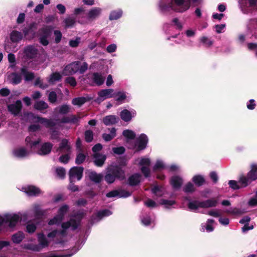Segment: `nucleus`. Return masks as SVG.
Masks as SVG:
<instances>
[{"label":"nucleus","instance_id":"nucleus-1","mask_svg":"<svg viewBox=\"0 0 257 257\" xmlns=\"http://www.w3.org/2000/svg\"><path fill=\"white\" fill-rule=\"evenodd\" d=\"M126 178L125 172L119 166L111 165L107 167L104 180L108 184L113 183L116 180L123 181Z\"/></svg>","mask_w":257,"mask_h":257},{"label":"nucleus","instance_id":"nucleus-2","mask_svg":"<svg viewBox=\"0 0 257 257\" xmlns=\"http://www.w3.org/2000/svg\"><path fill=\"white\" fill-rule=\"evenodd\" d=\"M159 7L162 13L169 12L170 9L176 13H184L186 9V7L180 8L177 5L174 0H160Z\"/></svg>","mask_w":257,"mask_h":257},{"label":"nucleus","instance_id":"nucleus-3","mask_svg":"<svg viewBox=\"0 0 257 257\" xmlns=\"http://www.w3.org/2000/svg\"><path fill=\"white\" fill-rule=\"evenodd\" d=\"M257 180V164H252L250 166V170L246 175H240V182L243 187H247L252 182Z\"/></svg>","mask_w":257,"mask_h":257},{"label":"nucleus","instance_id":"nucleus-4","mask_svg":"<svg viewBox=\"0 0 257 257\" xmlns=\"http://www.w3.org/2000/svg\"><path fill=\"white\" fill-rule=\"evenodd\" d=\"M70 184L69 189L73 192L78 190V186L75 183L80 180V167H73L69 170Z\"/></svg>","mask_w":257,"mask_h":257},{"label":"nucleus","instance_id":"nucleus-5","mask_svg":"<svg viewBox=\"0 0 257 257\" xmlns=\"http://www.w3.org/2000/svg\"><path fill=\"white\" fill-rule=\"evenodd\" d=\"M38 237L39 244H28L26 245L25 248L33 251H39L49 245V241L43 233L39 234Z\"/></svg>","mask_w":257,"mask_h":257},{"label":"nucleus","instance_id":"nucleus-6","mask_svg":"<svg viewBox=\"0 0 257 257\" xmlns=\"http://www.w3.org/2000/svg\"><path fill=\"white\" fill-rule=\"evenodd\" d=\"M25 117H26V119L27 121L32 122L41 123L45 125L47 127H50L53 125V122L51 120L40 117L38 116L35 115L32 113H28L26 116H25Z\"/></svg>","mask_w":257,"mask_h":257},{"label":"nucleus","instance_id":"nucleus-7","mask_svg":"<svg viewBox=\"0 0 257 257\" xmlns=\"http://www.w3.org/2000/svg\"><path fill=\"white\" fill-rule=\"evenodd\" d=\"M53 28L51 26H45L40 31V41L44 46L49 44L48 38L50 37Z\"/></svg>","mask_w":257,"mask_h":257},{"label":"nucleus","instance_id":"nucleus-8","mask_svg":"<svg viewBox=\"0 0 257 257\" xmlns=\"http://www.w3.org/2000/svg\"><path fill=\"white\" fill-rule=\"evenodd\" d=\"M80 216L76 215L71 218L69 221L63 223L62 224L63 230L61 233L63 234V232L67 229H70L72 230L76 229L80 224Z\"/></svg>","mask_w":257,"mask_h":257},{"label":"nucleus","instance_id":"nucleus-9","mask_svg":"<svg viewBox=\"0 0 257 257\" xmlns=\"http://www.w3.org/2000/svg\"><path fill=\"white\" fill-rule=\"evenodd\" d=\"M111 214V211L108 209L100 210L91 216L89 222L91 225H93L94 223L99 221L103 217L108 216Z\"/></svg>","mask_w":257,"mask_h":257},{"label":"nucleus","instance_id":"nucleus-10","mask_svg":"<svg viewBox=\"0 0 257 257\" xmlns=\"http://www.w3.org/2000/svg\"><path fill=\"white\" fill-rule=\"evenodd\" d=\"M68 209V206L66 205L61 206L59 210L58 215L50 220L49 224H56L61 222L63 219L64 215L67 212Z\"/></svg>","mask_w":257,"mask_h":257},{"label":"nucleus","instance_id":"nucleus-11","mask_svg":"<svg viewBox=\"0 0 257 257\" xmlns=\"http://www.w3.org/2000/svg\"><path fill=\"white\" fill-rule=\"evenodd\" d=\"M175 4L180 8L186 7L185 11H187L191 5L194 7L198 6L201 4L202 0H174Z\"/></svg>","mask_w":257,"mask_h":257},{"label":"nucleus","instance_id":"nucleus-12","mask_svg":"<svg viewBox=\"0 0 257 257\" xmlns=\"http://www.w3.org/2000/svg\"><path fill=\"white\" fill-rule=\"evenodd\" d=\"M131 195V193L123 189H119L112 190L106 194V197L107 198H126Z\"/></svg>","mask_w":257,"mask_h":257},{"label":"nucleus","instance_id":"nucleus-13","mask_svg":"<svg viewBox=\"0 0 257 257\" xmlns=\"http://www.w3.org/2000/svg\"><path fill=\"white\" fill-rule=\"evenodd\" d=\"M102 10L98 7L91 9L86 15L87 22L91 23L97 19L101 14Z\"/></svg>","mask_w":257,"mask_h":257},{"label":"nucleus","instance_id":"nucleus-14","mask_svg":"<svg viewBox=\"0 0 257 257\" xmlns=\"http://www.w3.org/2000/svg\"><path fill=\"white\" fill-rule=\"evenodd\" d=\"M114 90L111 88L102 89L98 92L99 98L97 100L100 99L103 101L107 98H112L115 96V93H113Z\"/></svg>","mask_w":257,"mask_h":257},{"label":"nucleus","instance_id":"nucleus-15","mask_svg":"<svg viewBox=\"0 0 257 257\" xmlns=\"http://www.w3.org/2000/svg\"><path fill=\"white\" fill-rule=\"evenodd\" d=\"M80 64L79 62H73L65 67L63 70V74L65 75L74 74L79 70Z\"/></svg>","mask_w":257,"mask_h":257},{"label":"nucleus","instance_id":"nucleus-16","mask_svg":"<svg viewBox=\"0 0 257 257\" xmlns=\"http://www.w3.org/2000/svg\"><path fill=\"white\" fill-rule=\"evenodd\" d=\"M53 146L50 143H45L39 146L36 152L41 156L48 155L51 152Z\"/></svg>","mask_w":257,"mask_h":257},{"label":"nucleus","instance_id":"nucleus-17","mask_svg":"<svg viewBox=\"0 0 257 257\" xmlns=\"http://www.w3.org/2000/svg\"><path fill=\"white\" fill-rule=\"evenodd\" d=\"M38 50L34 46H28L24 50V56L26 58L33 59L37 56Z\"/></svg>","mask_w":257,"mask_h":257},{"label":"nucleus","instance_id":"nucleus-18","mask_svg":"<svg viewBox=\"0 0 257 257\" xmlns=\"http://www.w3.org/2000/svg\"><path fill=\"white\" fill-rule=\"evenodd\" d=\"M22 190L28 196H37L41 193L39 188L34 186H28L23 187Z\"/></svg>","mask_w":257,"mask_h":257},{"label":"nucleus","instance_id":"nucleus-19","mask_svg":"<svg viewBox=\"0 0 257 257\" xmlns=\"http://www.w3.org/2000/svg\"><path fill=\"white\" fill-rule=\"evenodd\" d=\"M148 138L146 135L142 134L138 139L137 150L142 151L145 149L148 143Z\"/></svg>","mask_w":257,"mask_h":257},{"label":"nucleus","instance_id":"nucleus-20","mask_svg":"<svg viewBox=\"0 0 257 257\" xmlns=\"http://www.w3.org/2000/svg\"><path fill=\"white\" fill-rule=\"evenodd\" d=\"M120 119L118 116L115 115H109L103 118V123L105 125H113L117 123Z\"/></svg>","mask_w":257,"mask_h":257},{"label":"nucleus","instance_id":"nucleus-21","mask_svg":"<svg viewBox=\"0 0 257 257\" xmlns=\"http://www.w3.org/2000/svg\"><path fill=\"white\" fill-rule=\"evenodd\" d=\"M94 159V164L97 167H102L106 159V157L105 155H102L100 153H95L93 155Z\"/></svg>","mask_w":257,"mask_h":257},{"label":"nucleus","instance_id":"nucleus-22","mask_svg":"<svg viewBox=\"0 0 257 257\" xmlns=\"http://www.w3.org/2000/svg\"><path fill=\"white\" fill-rule=\"evenodd\" d=\"M88 177L90 180L96 184H98L101 182L103 179H104V176L101 174H98L95 171H91L88 174Z\"/></svg>","mask_w":257,"mask_h":257},{"label":"nucleus","instance_id":"nucleus-23","mask_svg":"<svg viewBox=\"0 0 257 257\" xmlns=\"http://www.w3.org/2000/svg\"><path fill=\"white\" fill-rule=\"evenodd\" d=\"M71 145L68 140L64 139L62 141L57 151L61 153H70Z\"/></svg>","mask_w":257,"mask_h":257},{"label":"nucleus","instance_id":"nucleus-24","mask_svg":"<svg viewBox=\"0 0 257 257\" xmlns=\"http://www.w3.org/2000/svg\"><path fill=\"white\" fill-rule=\"evenodd\" d=\"M22 108V103L20 100H18L15 103L8 106L9 110L13 114L17 115L19 113Z\"/></svg>","mask_w":257,"mask_h":257},{"label":"nucleus","instance_id":"nucleus-25","mask_svg":"<svg viewBox=\"0 0 257 257\" xmlns=\"http://www.w3.org/2000/svg\"><path fill=\"white\" fill-rule=\"evenodd\" d=\"M141 175L139 173H135L128 178L127 182L131 186H135L138 185L141 182Z\"/></svg>","mask_w":257,"mask_h":257},{"label":"nucleus","instance_id":"nucleus-26","mask_svg":"<svg viewBox=\"0 0 257 257\" xmlns=\"http://www.w3.org/2000/svg\"><path fill=\"white\" fill-rule=\"evenodd\" d=\"M170 182L174 189H178L181 187L183 181L180 177L174 176L171 177Z\"/></svg>","mask_w":257,"mask_h":257},{"label":"nucleus","instance_id":"nucleus-27","mask_svg":"<svg viewBox=\"0 0 257 257\" xmlns=\"http://www.w3.org/2000/svg\"><path fill=\"white\" fill-rule=\"evenodd\" d=\"M217 202L218 201L216 199L211 198L201 201L200 204L201 205V208H206L216 206Z\"/></svg>","mask_w":257,"mask_h":257},{"label":"nucleus","instance_id":"nucleus-28","mask_svg":"<svg viewBox=\"0 0 257 257\" xmlns=\"http://www.w3.org/2000/svg\"><path fill=\"white\" fill-rule=\"evenodd\" d=\"M92 80L97 86H100L104 83L105 77L100 73L94 72L92 74Z\"/></svg>","mask_w":257,"mask_h":257},{"label":"nucleus","instance_id":"nucleus-29","mask_svg":"<svg viewBox=\"0 0 257 257\" xmlns=\"http://www.w3.org/2000/svg\"><path fill=\"white\" fill-rule=\"evenodd\" d=\"M14 155L17 158H24L28 155L29 152L24 148H20L13 151Z\"/></svg>","mask_w":257,"mask_h":257},{"label":"nucleus","instance_id":"nucleus-30","mask_svg":"<svg viewBox=\"0 0 257 257\" xmlns=\"http://www.w3.org/2000/svg\"><path fill=\"white\" fill-rule=\"evenodd\" d=\"M62 78L61 75L58 72H54L51 74L48 78V81L50 84H54L56 82L60 81Z\"/></svg>","mask_w":257,"mask_h":257},{"label":"nucleus","instance_id":"nucleus-31","mask_svg":"<svg viewBox=\"0 0 257 257\" xmlns=\"http://www.w3.org/2000/svg\"><path fill=\"white\" fill-rule=\"evenodd\" d=\"M120 117L125 122H128L132 118L131 112L126 109H124L120 112Z\"/></svg>","mask_w":257,"mask_h":257},{"label":"nucleus","instance_id":"nucleus-32","mask_svg":"<svg viewBox=\"0 0 257 257\" xmlns=\"http://www.w3.org/2000/svg\"><path fill=\"white\" fill-rule=\"evenodd\" d=\"M21 73L24 76L26 81H31L34 78V73L28 71L27 69L25 66L22 68Z\"/></svg>","mask_w":257,"mask_h":257},{"label":"nucleus","instance_id":"nucleus-33","mask_svg":"<svg viewBox=\"0 0 257 257\" xmlns=\"http://www.w3.org/2000/svg\"><path fill=\"white\" fill-rule=\"evenodd\" d=\"M23 34L16 31H13L11 34V40L13 43H17L22 39Z\"/></svg>","mask_w":257,"mask_h":257},{"label":"nucleus","instance_id":"nucleus-34","mask_svg":"<svg viewBox=\"0 0 257 257\" xmlns=\"http://www.w3.org/2000/svg\"><path fill=\"white\" fill-rule=\"evenodd\" d=\"M116 135V129L115 127H112L110 130V134H103L102 138L106 142H109L111 141Z\"/></svg>","mask_w":257,"mask_h":257},{"label":"nucleus","instance_id":"nucleus-35","mask_svg":"<svg viewBox=\"0 0 257 257\" xmlns=\"http://www.w3.org/2000/svg\"><path fill=\"white\" fill-rule=\"evenodd\" d=\"M229 187L233 190H237L245 187L242 186V184L240 182V177H239L238 182L235 180H230L228 182Z\"/></svg>","mask_w":257,"mask_h":257},{"label":"nucleus","instance_id":"nucleus-36","mask_svg":"<svg viewBox=\"0 0 257 257\" xmlns=\"http://www.w3.org/2000/svg\"><path fill=\"white\" fill-rule=\"evenodd\" d=\"M192 180L194 183V184L198 187L203 185L205 181L204 177L200 175H197L194 176L193 177Z\"/></svg>","mask_w":257,"mask_h":257},{"label":"nucleus","instance_id":"nucleus-37","mask_svg":"<svg viewBox=\"0 0 257 257\" xmlns=\"http://www.w3.org/2000/svg\"><path fill=\"white\" fill-rule=\"evenodd\" d=\"M8 78L9 80L13 84H18L22 80L21 76L18 74L13 73L9 75Z\"/></svg>","mask_w":257,"mask_h":257},{"label":"nucleus","instance_id":"nucleus-38","mask_svg":"<svg viewBox=\"0 0 257 257\" xmlns=\"http://www.w3.org/2000/svg\"><path fill=\"white\" fill-rule=\"evenodd\" d=\"M56 110L61 114H66L71 111V107L67 104L62 105L56 108Z\"/></svg>","mask_w":257,"mask_h":257},{"label":"nucleus","instance_id":"nucleus-39","mask_svg":"<svg viewBox=\"0 0 257 257\" xmlns=\"http://www.w3.org/2000/svg\"><path fill=\"white\" fill-rule=\"evenodd\" d=\"M26 142H27V144L30 145L31 148L33 150H35L37 145L40 143L41 142L40 139H38L37 141H33L31 140V138L30 137H28L26 139Z\"/></svg>","mask_w":257,"mask_h":257},{"label":"nucleus","instance_id":"nucleus-40","mask_svg":"<svg viewBox=\"0 0 257 257\" xmlns=\"http://www.w3.org/2000/svg\"><path fill=\"white\" fill-rule=\"evenodd\" d=\"M24 238V233L20 231L14 234L12 237V239L14 243H19L22 241Z\"/></svg>","mask_w":257,"mask_h":257},{"label":"nucleus","instance_id":"nucleus-41","mask_svg":"<svg viewBox=\"0 0 257 257\" xmlns=\"http://www.w3.org/2000/svg\"><path fill=\"white\" fill-rule=\"evenodd\" d=\"M200 202L198 200H193L192 201H189L188 203V207L190 210H196L198 209V208H201Z\"/></svg>","mask_w":257,"mask_h":257},{"label":"nucleus","instance_id":"nucleus-42","mask_svg":"<svg viewBox=\"0 0 257 257\" xmlns=\"http://www.w3.org/2000/svg\"><path fill=\"white\" fill-rule=\"evenodd\" d=\"M94 134L90 130H87L84 133V139L86 142L89 143L93 140Z\"/></svg>","mask_w":257,"mask_h":257},{"label":"nucleus","instance_id":"nucleus-43","mask_svg":"<svg viewBox=\"0 0 257 257\" xmlns=\"http://www.w3.org/2000/svg\"><path fill=\"white\" fill-rule=\"evenodd\" d=\"M121 10L114 11L110 13L109 17L110 20H115L120 18L122 16Z\"/></svg>","mask_w":257,"mask_h":257},{"label":"nucleus","instance_id":"nucleus-44","mask_svg":"<svg viewBox=\"0 0 257 257\" xmlns=\"http://www.w3.org/2000/svg\"><path fill=\"white\" fill-rule=\"evenodd\" d=\"M122 135L124 137L130 140H134L136 137L135 133L130 130H124Z\"/></svg>","mask_w":257,"mask_h":257},{"label":"nucleus","instance_id":"nucleus-45","mask_svg":"<svg viewBox=\"0 0 257 257\" xmlns=\"http://www.w3.org/2000/svg\"><path fill=\"white\" fill-rule=\"evenodd\" d=\"M34 107L36 109L42 111L46 109L48 107V105L46 102L41 101L37 102L35 104Z\"/></svg>","mask_w":257,"mask_h":257},{"label":"nucleus","instance_id":"nucleus-46","mask_svg":"<svg viewBox=\"0 0 257 257\" xmlns=\"http://www.w3.org/2000/svg\"><path fill=\"white\" fill-rule=\"evenodd\" d=\"M195 190V188L193 184L190 182L187 183L183 188V191L185 193H192L194 192Z\"/></svg>","mask_w":257,"mask_h":257},{"label":"nucleus","instance_id":"nucleus-47","mask_svg":"<svg viewBox=\"0 0 257 257\" xmlns=\"http://www.w3.org/2000/svg\"><path fill=\"white\" fill-rule=\"evenodd\" d=\"M115 93V96H118L116 99V101L122 103L126 98V95L124 92L118 91Z\"/></svg>","mask_w":257,"mask_h":257},{"label":"nucleus","instance_id":"nucleus-48","mask_svg":"<svg viewBox=\"0 0 257 257\" xmlns=\"http://www.w3.org/2000/svg\"><path fill=\"white\" fill-rule=\"evenodd\" d=\"M78 120V118L74 115H71L64 117L62 119V122L63 123H75Z\"/></svg>","mask_w":257,"mask_h":257},{"label":"nucleus","instance_id":"nucleus-49","mask_svg":"<svg viewBox=\"0 0 257 257\" xmlns=\"http://www.w3.org/2000/svg\"><path fill=\"white\" fill-rule=\"evenodd\" d=\"M175 203V201L174 200H167L164 199H162L160 201V204L161 205H165L166 208H168L169 206H172V205Z\"/></svg>","mask_w":257,"mask_h":257},{"label":"nucleus","instance_id":"nucleus-50","mask_svg":"<svg viewBox=\"0 0 257 257\" xmlns=\"http://www.w3.org/2000/svg\"><path fill=\"white\" fill-rule=\"evenodd\" d=\"M56 172L57 176L60 178H63L65 176L66 171L64 168L59 167L56 168Z\"/></svg>","mask_w":257,"mask_h":257},{"label":"nucleus","instance_id":"nucleus-51","mask_svg":"<svg viewBox=\"0 0 257 257\" xmlns=\"http://www.w3.org/2000/svg\"><path fill=\"white\" fill-rule=\"evenodd\" d=\"M141 222L145 226H149L151 223V218L150 216L147 215L141 217Z\"/></svg>","mask_w":257,"mask_h":257},{"label":"nucleus","instance_id":"nucleus-52","mask_svg":"<svg viewBox=\"0 0 257 257\" xmlns=\"http://www.w3.org/2000/svg\"><path fill=\"white\" fill-rule=\"evenodd\" d=\"M35 85L38 86L40 88L42 89L46 88L48 86L47 84H43L42 81L40 78L36 79L35 82Z\"/></svg>","mask_w":257,"mask_h":257},{"label":"nucleus","instance_id":"nucleus-53","mask_svg":"<svg viewBox=\"0 0 257 257\" xmlns=\"http://www.w3.org/2000/svg\"><path fill=\"white\" fill-rule=\"evenodd\" d=\"M112 151L115 154L122 155L124 153L125 149L123 147H115L113 148Z\"/></svg>","mask_w":257,"mask_h":257},{"label":"nucleus","instance_id":"nucleus-54","mask_svg":"<svg viewBox=\"0 0 257 257\" xmlns=\"http://www.w3.org/2000/svg\"><path fill=\"white\" fill-rule=\"evenodd\" d=\"M118 164L114 165V166H119L120 168H122L127 165V160L125 157H121L118 160Z\"/></svg>","mask_w":257,"mask_h":257},{"label":"nucleus","instance_id":"nucleus-55","mask_svg":"<svg viewBox=\"0 0 257 257\" xmlns=\"http://www.w3.org/2000/svg\"><path fill=\"white\" fill-rule=\"evenodd\" d=\"M201 42L208 47H210L213 44V41L206 37H202L201 38Z\"/></svg>","mask_w":257,"mask_h":257},{"label":"nucleus","instance_id":"nucleus-56","mask_svg":"<svg viewBox=\"0 0 257 257\" xmlns=\"http://www.w3.org/2000/svg\"><path fill=\"white\" fill-rule=\"evenodd\" d=\"M209 177L212 180L213 183L216 184L218 180V177L217 173L214 171H212L210 173Z\"/></svg>","mask_w":257,"mask_h":257},{"label":"nucleus","instance_id":"nucleus-57","mask_svg":"<svg viewBox=\"0 0 257 257\" xmlns=\"http://www.w3.org/2000/svg\"><path fill=\"white\" fill-rule=\"evenodd\" d=\"M145 204L148 207L150 208L155 207L157 206L156 203L154 200L148 199L145 202Z\"/></svg>","mask_w":257,"mask_h":257},{"label":"nucleus","instance_id":"nucleus-58","mask_svg":"<svg viewBox=\"0 0 257 257\" xmlns=\"http://www.w3.org/2000/svg\"><path fill=\"white\" fill-rule=\"evenodd\" d=\"M247 108L249 110H253L256 106L255 101L254 99H251L249 100L247 103Z\"/></svg>","mask_w":257,"mask_h":257},{"label":"nucleus","instance_id":"nucleus-59","mask_svg":"<svg viewBox=\"0 0 257 257\" xmlns=\"http://www.w3.org/2000/svg\"><path fill=\"white\" fill-rule=\"evenodd\" d=\"M102 149V145L98 143L96 145H95L92 148V151L94 153V154L95 153H99L98 152L100 151Z\"/></svg>","mask_w":257,"mask_h":257},{"label":"nucleus","instance_id":"nucleus-60","mask_svg":"<svg viewBox=\"0 0 257 257\" xmlns=\"http://www.w3.org/2000/svg\"><path fill=\"white\" fill-rule=\"evenodd\" d=\"M141 172L144 174V176L146 178H147L150 176V169L146 166H143L141 168Z\"/></svg>","mask_w":257,"mask_h":257},{"label":"nucleus","instance_id":"nucleus-61","mask_svg":"<svg viewBox=\"0 0 257 257\" xmlns=\"http://www.w3.org/2000/svg\"><path fill=\"white\" fill-rule=\"evenodd\" d=\"M8 60L9 62L11 63L10 66L11 67H13L15 65L16 58L14 54L10 53L8 55Z\"/></svg>","mask_w":257,"mask_h":257},{"label":"nucleus","instance_id":"nucleus-62","mask_svg":"<svg viewBox=\"0 0 257 257\" xmlns=\"http://www.w3.org/2000/svg\"><path fill=\"white\" fill-rule=\"evenodd\" d=\"M36 229V225L32 223H29L27 225V230L29 233L34 232Z\"/></svg>","mask_w":257,"mask_h":257},{"label":"nucleus","instance_id":"nucleus-63","mask_svg":"<svg viewBox=\"0 0 257 257\" xmlns=\"http://www.w3.org/2000/svg\"><path fill=\"white\" fill-rule=\"evenodd\" d=\"M69 154L70 153H67L66 155L61 156L59 158L60 161L63 163H67L70 159V157L69 156Z\"/></svg>","mask_w":257,"mask_h":257},{"label":"nucleus","instance_id":"nucleus-64","mask_svg":"<svg viewBox=\"0 0 257 257\" xmlns=\"http://www.w3.org/2000/svg\"><path fill=\"white\" fill-rule=\"evenodd\" d=\"M49 100L52 103L56 102L57 100V95L54 91H52L49 93Z\"/></svg>","mask_w":257,"mask_h":257}]
</instances>
